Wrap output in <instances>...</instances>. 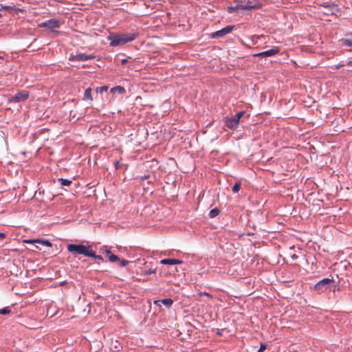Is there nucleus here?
I'll return each instance as SVG.
<instances>
[{
    "mask_svg": "<svg viewBox=\"0 0 352 352\" xmlns=\"http://www.w3.org/2000/svg\"><path fill=\"white\" fill-rule=\"evenodd\" d=\"M138 36L139 33L137 32L129 34H113L107 37V40L110 41V46L116 47L131 42Z\"/></svg>",
    "mask_w": 352,
    "mask_h": 352,
    "instance_id": "1",
    "label": "nucleus"
},
{
    "mask_svg": "<svg viewBox=\"0 0 352 352\" xmlns=\"http://www.w3.org/2000/svg\"><path fill=\"white\" fill-rule=\"evenodd\" d=\"M67 250L73 254H82L86 256H94V251L91 248V246H85L82 244H69Z\"/></svg>",
    "mask_w": 352,
    "mask_h": 352,
    "instance_id": "2",
    "label": "nucleus"
},
{
    "mask_svg": "<svg viewBox=\"0 0 352 352\" xmlns=\"http://www.w3.org/2000/svg\"><path fill=\"white\" fill-rule=\"evenodd\" d=\"M334 283L335 281L333 278H324L315 285L314 289L318 293H323L329 288L331 285L334 284Z\"/></svg>",
    "mask_w": 352,
    "mask_h": 352,
    "instance_id": "3",
    "label": "nucleus"
},
{
    "mask_svg": "<svg viewBox=\"0 0 352 352\" xmlns=\"http://www.w3.org/2000/svg\"><path fill=\"white\" fill-rule=\"evenodd\" d=\"M96 58V56L94 54H85L82 53H80L76 55L70 54L69 57V60L70 61H86L89 60H91Z\"/></svg>",
    "mask_w": 352,
    "mask_h": 352,
    "instance_id": "4",
    "label": "nucleus"
},
{
    "mask_svg": "<svg viewBox=\"0 0 352 352\" xmlns=\"http://www.w3.org/2000/svg\"><path fill=\"white\" fill-rule=\"evenodd\" d=\"M234 28V25H227L226 27L222 28L220 30L212 32L210 34V37L212 38L223 37L225 35L230 33Z\"/></svg>",
    "mask_w": 352,
    "mask_h": 352,
    "instance_id": "5",
    "label": "nucleus"
},
{
    "mask_svg": "<svg viewBox=\"0 0 352 352\" xmlns=\"http://www.w3.org/2000/svg\"><path fill=\"white\" fill-rule=\"evenodd\" d=\"M29 97V93L27 91L23 90L18 92L16 95L10 98V100L14 102H20L25 101Z\"/></svg>",
    "mask_w": 352,
    "mask_h": 352,
    "instance_id": "6",
    "label": "nucleus"
},
{
    "mask_svg": "<svg viewBox=\"0 0 352 352\" xmlns=\"http://www.w3.org/2000/svg\"><path fill=\"white\" fill-rule=\"evenodd\" d=\"M245 7L247 10H258L262 7V3L258 1H245Z\"/></svg>",
    "mask_w": 352,
    "mask_h": 352,
    "instance_id": "7",
    "label": "nucleus"
},
{
    "mask_svg": "<svg viewBox=\"0 0 352 352\" xmlns=\"http://www.w3.org/2000/svg\"><path fill=\"white\" fill-rule=\"evenodd\" d=\"M278 52H279L278 48L275 47L270 50L258 53L257 54H256V56L268 57V56H272L276 55Z\"/></svg>",
    "mask_w": 352,
    "mask_h": 352,
    "instance_id": "8",
    "label": "nucleus"
},
{
    "mask_svg": "<svg viewBox=\"0 0 352 352\" xmlns=\"http://www.w3.org/2000/svg\"><path fill=\"white\" fill-rule=\"evenodd\" d=\"M239 121L232 116L230 118H226V125L230 129H234L238 126Z\"/></svg>",
    "mask_w": 352,
    "mask_h": 352,
    "instance_id": "9",
    "label": "nucleus"
},
{
    "mask_svg": "<svg viewBox=\"0 0 352 352\" xmlns=\"http://www.w3.org/2000/svg\"><path fill=\"white\" fill-rule=\"evenodd\" d=\"M173 303L171 298H166L162 300H157L154 301V304L157 306H161V304L164 305L167 308H170Z\"/></svg>",
    "mask_w": 352,
    "mask_h": 352,
    "instance_id": "10",
    "label": "nucleus"
},
{
    "mask_svg": "<svg viewBox=\"0 0 352 352\" xmlns=\"http://www.w3.org/2000/svg\"><path fill=\"white\" fill-rule=\"evenodd\" d=\"M48 29L54 31L55 28H59L60 23L59 20L56 19H51L47 20Z\"/></svg>",
    "mask_w": 352,
    "mask_h": 352,
    "instance_id": "11",
    "label": "nucleus"
},
{
    "mask_svg": "<svg viewBox=\"0 0 352 352\" xmlns=\"http://www.w3.org/2000/svg\"><path fill=\"white\" fill-rule=\"evenodd\" d=\"M26 243H39L45 246L52 247V243L48 240H43V239H33V240H26L25 241Z\"/></svg>",
    "mask_w": 352,
    "mask_h": 352,
    "instance_id": "12",
    "label": "nucleus"
},
{
    "mask_svg": "<svg viewBox=\"0 0 352 352\" xmlns=\"http://www.w3.org/2000/svg\"><path fill=\"white\" fill-rule=\"evenodd\" d=\"M161 264L163 265H176V264H181L183 263L182 260L179 259H175V258H165L162 259L160 261Z\"/></svg>",
    "mask_w": 352,
    "mask_h": 352,
    "instance_id": "13",
    "label": "nucleus"
},
{
    "mask_svg": "<svg viewBox=\"0 0 352 352\" xmlns=\"http://www.w3.org/2000/svg\"><path fill=\"white\" fill-rule=\"evenodd\" d=\"M104 253L108 257V259L110 262L113 263L120 261L119 258L116 255L113 254L110 250L107 249L104 250Z\"/></svg>",
    "mask_w": 352,
    "mask_h": 352,
    "instance_id": "14",
    "label": "nucleus"
},
{
    "mask_svg": "<svg viewBox=\"0 0 352 352\" xmlns=\"http://www.w3.org/2000/svg\"><path fill=\"white\" fill-rule=\"evenodd\" d=\"M320 6H322L327 9H329L331 14H332L333 13V8L336 6V5L330 2H324L322 3H320Z\"/></svg>",
    "mask_w": 352,
    "mask_h": 352,
    "instance_id": "15",
    "label": "nucleus"
},
{
    "mask_svg": "<svg viewBox=\"0 0 352 352\" xmlns=\"http://www.w3.org/2000/svg\"><path fill=\"white\" fill-rule=\"evenodd\" d=\"M3 9H4V10H13V11H14L16 13L21 12L23 11V10L21 9V8H14V7L9 6H1V10H3Z\"/></svg>",
    "mask_w": 352,
    "mask_h": 352,
    "instance_id": "16",
    "label": "nucleus"
},
{
    "mask_svg": "<svg viewBox=\"0 0 352 352\" xmlns=\"http://www.w3.org/2000/svg\"><path fill=\"white\" fill-rule=\"evenodd\" d=\"M340 41L346 46L352 47V38H342Z\"/></svg>",
    "mask_w": 352,
    "mask_h": 352,
    "instance_id": "17",
    "label": "nucleus"
},
{
    "mask_svg": "<svg viewBox=\"0 0 352 352\" xmlns=\"http://www.w3.org/2000/svg\"><path fill=\"white\" fill-rule=\"evenodd\" d=\"M236 6H237L238 10H246L245 1H236Z\"/></svg>",
    "mask_w": 352,
    "mask_h": 352,
    "instance_id": "18",
    "label": "nucleus"
},
{
    "mask_svg": "<svg viewBox=\"0 0 352 352\" xmlns=\"http://www.w3.org/2000/svg\"><path fill=\"white\" fill-rule=\"evenodd\" d=\"M219 212L220 210L217 208H215L210 211L209 216L210 218H214L217 217L219 214Z\"/></svg>",
    "mask_w": 352,
    "mask_h": 352,
    "instance_id": "19",
    "label": "nucleus"
},
{
    "mask_svg": "<svg viewBox=\"0 0 352 352\" xmlns=\"http://www.w3.org/2000/svg\"><path fill=\"white\" fill-rule=\"evenodd\" d=\"M58 182L60 184V185L67 186H69L72 184L71 180L63 178L58 179Z\"/></svg>",
    "mask_w": 352,
    "mask_h": 352,
    "instance_id": "20",
    "label": "nucleus"
},
{
    "mask_svg": "<svg viewBox=\"0 0 352 352\" xmlns=\"http://www.w3.org/2000/svg\"><path fill=\"white\" fill-rule=\"evenodd\" d=\"M240 188H241V183L236 182L233 186L232 190L234 193H236L239 191Z\"/></svg>",
    "mask_w": 352,
    "mask_h": 352,
    "instance_id": "21",
    "label": "nucleus"
},
{
    "mask_svg": "<svg viewBox=\"0 0 352 352\" xmlns=\"http://www.w3.org/2000/svg\"><path fill=\"white\" fill-rule=\"evenodd\" d=\"M91 89H85V91L84 94V99L92 100L91 95Z\"/></svg>",
    "mask_w": 352,
    "mask_h": 352,
    "instance_id": "22",
    "label": "nucleus"
},
{
    "mask_svg": "<svg viewBox=\"0 0 352 352\" xmlns=\"http://www.w3.org/2000/svg\"><path fill=\"white\" fill-rule=\"evenodd\" d=\"M236 10H238L236 6H230L227 7V12L230 14L234 12Z\"/></svg>",
    "mask_w": 352,
    "mask_h": 352,
    "instance_id": "23",
    "label": "nucleus"
},
{
    "mask_svg": "<svg viewBox=\"0 0 352 352\" xmlns=\"http://www.w3.org/2000/svg\"><path fill=\"white\" fill-rule=\"evenodd\" d=\"M244 113V111H239L235 116H234V118H235V119L239 122V120L241 118V117L243 116Z\"/></svg>",
    "mask_w": 352,
    "mask_h": 352,
    "instance_id": "24",
    "label": "nucleus"
},
{
    "mask_svg": "<svg viewBox=\"0 0 352 352\" xmlns=\"http://www.w3.org/2000/svg\"><path fill=\"white\" fill-rule=\"evenodd\" d=\"M10 313V309L9 307H4L3 309H0L1 314H8Z\"/></svg>",
    "mask_w": 352,
    "mask_h": 352,
    "instance_id": "25",
    "label": "nucleus"
},
{
    "mask_svg": "<svg viewBox=\"0 0 352 352\" xmlns=\"http://www.w3.org/2000/svg\"><path fill=\"white\" fill-rule=\"evenodd\" d=\"M38 26L39 28H48V25H47V21H45V22H42L41 23H39L38 25Z\"/></svg>",
    "mask_w": 352,
    "mask_h": 352,
    "instance_id": "26",
    "label": "nucleus"
},
{
    "mask_svg": "<svg viewBox=\"0 0 352 352\" xmlns=\"http://www.w3.org/2000/svg\"><path fill=\"white\" fill-rule=\"evenodd\" d=\"M129 263V261L126 260H121L120 261V265L121 267H125Z\"/></svg>",
    "mask_w": 352,
    "mask_h": 352,
    "instance_id": "27",
    "label": "nucleus"
},
{
    "mask_svg": "<svg viewBox=\"0 0 352 352\" xmlns=\"http://www.w3.org/2000/svg\"><path fill=\"white\" fill-rule=\"evenodd\" d=\"M199 295L200 296H206L208 298H212L211 295L210 294L207 293V292H200L199 294Z\"/></svg>",
    "mask_w": 352,
    "mask_h": 352,
    "instance_id": "28",
    "label": "nucleus"
},
{
    "mask_svg": "<svg viewBox=\"0 0 352 352\" xmlns=\"http://www.w3.org/2000/svg\"><path fill=\"white\" fill-rule=\"evenodd\" d=\"M92 258H94L96 259H98V260H101L102 261L103 260V258L102 256L100 255H96V253L94 252V256H91Z\"/></svg>",
    "mask_w": 352,
    "mask_h": 352,
    "instance_id": "29",
    "label": "nucleus"
},
{
    "mask_svg": "<svg viewBox=\"0 0 352 352\" xmlns=\"http://www.w3.org/2000/svg\"><path fill=\"white\" fill-rule=\"evenodd\" d=\"M345 65H346V64L342 63H342H338V64L336 65V69H340V68H341V67H344V66H345Z\"/></svg>",
    "mask_w": 352,
    "mask_h": 352,
    "instance_id": "30",
    "label": "nucleus"
},
{
    "mask_svg": "<svg viewBox=\"0 0 352 352\" xmlns=\"http://www.w3.org/2000/svg\"><path fill=\"white\" fill-rule=\"evenodd\" d=\"M155 270H149L148 271H147L146 272V274H153V273H155Z\"/></svg>",
    "mask_w": 352,
    "mask_h": 352,
    "instance_id": "31",
    "label": "nucleus"
},
{
    "mask_svg": "<svg viewBox=\"0 0 352 352\" xmlns=\"http://www.w3.org/2000/svg\"><path fill=\"white\" fill-rule=\"evenodd\" d=\"M265 349V346L261 345L260 349L258 350V352L263 351Z\"/></svg>",
    "mask_w": 352,
    "mask_h": 352,
    "instance_id": "32",
    "label": "nucleus"
},
{
    "mask_svg": "<svg viewBox=\"0 0 352 352\" xmlns=\"http://www.w3.org/2000/svg\"><path fill=\"white\" fill-rule=\"evenodd\" d=\"M5 236H6L5 233L0 232V239H3V238H5Z\"/></svg>",
    "mask_w": 352,
    "mask_h": 352,
    "instance_id": "33",
    "label": "nucleus"
},
{
    "mask_svg": "<svg viewBox=\"0 0 352 352\" xmlns=\"http://www.w3.org/2000/svg\"><path fill=\"white\" fill-rule=\"evenodd\" d=\"M346 65L348 66H351L352 67V60H349L346 63Z\"/></svg>",
    "mask_w": 352,
    "mask_h": 352,
    "instance_id": "34",
    "label": "nucleus"
},
{
    "mask_svg": "<svg viewBox=\"0 0 352 352\" xmlns=\"http://www.w3.org/2000/svg\"><path fill=\"white\" fill-rule=\"evenodd\" d=\"M126 62H127V60H126V59H125V58H124V59H122V60H121V63H122V64H124V63H126Z\"/></svg>",
    "mask_w": 352,
    "mask_h": 352,
    "instance_id": "35",
    "label": "nucleus"
},
{
    "mask_svg": "<svg viewBox=\"0 0 352 352\" xmlns=\"http://www.w3.org/2000/svg\"><path fill=\"white\" fill-rule=\"evenodd\" d=\"M115 167H116V169L118 168V167H119V162H116V163L115 164Z\"/></svg>",
    "mask_w": 352,
    "mask_h": 352,
    "instance_id": "36",
    "label": "nucleus"
},
{
    "mask_svg": "<svg viewBox=\"0 0 352 352\" xmlns=\"http://www.w3.org/2000/svg\"><path fill=\"white\" fill-rule=\"evenodd\" d=\"M118 90L119 91L120 94L124 93V89H118Z\"/></svg>",
    "mask_w": 352,
    "mask_h": 352,
    "instance_id": "37",
    "label": "nucleus"
},
{
    "mask_svg": "<svg viewBox=\"0 0 352 352\" xmlns=\"http://www.w3.org/2000/svg\"><path fill=\"white\" fill-rule=\"evenodd\" d=\"M149 177L148 175H144V177H142V179H146Z\"/></svg>",
    "mask_w": 352,
    "mask_h": 352,
    "instance_id": "38",
    "label": "nucleus"
},
{
    "mask_svg": "<svg viewBox=\"0 0 352 352\" xmlns=\"http://www.w3.org/2000/svg\"><path fill=\"white\" fill-rule=\"evenodd\" d=\"M113 88L118 89V88H123V87L120 85H117V86L113 87Z\"/></svg>",
    "mask_w": 352,
    "mask_h": 352,
    "instance_id": "39",
    "label": "nucleus"
},
{
    "mask_svg": "<svg viewBox=\"0 0 352 352\" xmlns=\"http://www.w3.org/2000/svg\"><path fill=\"white\" fill-rule=\"evenodd\" d=\"M325 14H331V12L329 11V9L327 10V12H325Z\"/></svg>",
    "mask_w": 352,
    "mask_h": 352,
    "instance_id": "40",
    "label": "nucleus"
},
{
    "mask_svg": "<svg viewBox=\"0 0 352 352\" xmlns=\"http://www.w3.org/2000/svg\"><path fill=\"white\" fill-rule=\"evenodd\" d=\"M99 88L104 89V88H108V87H107V86L104 85V86H101V87H100Z\"/></svg>",
    "mask_w": 352,
    "mask_h": 352,
    "instance_id": "41",
    "label": "nucleus"
},
{
    "mask_svg": "<svg viewBox=\"0 0 352 352\" xmlns=\"http://www.w3.org/2000/svg\"><path fill=\"white\" fill-rule=\"evenodd\" d=\"M347 35H349V36H352V33H349V34H348Z\"/></svg>",
    "mask_w": 352,
    "mask_h": 352,
    "instance_id": "42",
    "label": "nucleus"
}]
</instances>
